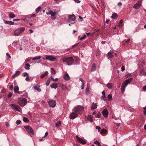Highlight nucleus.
<instances>
[{
  "label": "nucleus",
  "instance_id": "obj_41",
  "mask_svg": "<svg viewBox=\"0 0 146 146\" xmlns=\"http://www.w3.org/2000/svg\"><path fill=\"white\" fill-rule=\"evenodd\" d=\"M51 79L54 82H56L58 80V78H56L55 79H54L52 77H51Z\"/></svg>",
  "mask_w": 146,
  "mask_h": 146
},
{
  "label": "nucleus",
  "instance_id": "obj_11",
  "mask_svg": "<svg viewBox=\"0 0 146 146\" xmlns=\"http://www.w3.org/2000/svg\"><path fill=\"white\" fill-rule=\"evenodd\" d=\"M69 19L68 20V21H70L71 20L73 21H75L76 19V17L75 15L74 14L72 15H69L68 16Z\"/></svg>",
  "mask_w": 146,
  "mask_h": 146
},
{
  "label": "nucleus",
  "instance_id": "obj_59",
  "mask_svg": "<svg viewBox=\"0 0 146 146\" xmlns=\"http://www.w3.org/2000/svg\"><path fill=\"white\" fill-rule=\"evenodd\" d=\"M48 135V132H46V133H45V135L43 137H46Z\"/></svg>",
  "mask_w": 146,
  "mask_h": 146
},
{
  "label": "nucleus",
  "instance_id": "obj_38",
  "mask_svg": "<svg viewBox=\"0 0 146 146\" xmlns=\"http://www.w3.org/2000/svg\"><path fill=\"white\" fill-rule=\"evenodd\" d=\"M88 85H89V84H87V88L86 89V91L87 92L86 94H88V93H89V88L88 87Z\"/></svg>",
  "mask_w": 146,
  "mask_h": 146
},
{
  "label": "nucleus",
  "instance_id": "obj_15",
  "mask_svg": "<svg viewBox=\"0 0 146 146\" xmlns=\"http://www.w3.org/2000/svg\"><path fill=\"white\" fill-rule=\"evenodd\" d=\"M46 58L48 60H49L52 61H54L56 59V58L55 57L51 56H46Z\"/></svg>",
  "mask_w": 146,
  "mask_h": 146
},
{
  "label": "nucleus",
  "instance_id": "obj_63",
  "mask_svg": "<svg viewBox=\"0 0 146 146\" xmlns=\"http://www.w3.org/2000/svg\"><path fill=\"white\" fill-rule=\"evenodd\" d=\"M102 95H105V91H103L102 92Z\"/></svg>",
  "mask_w": 146,
  "mask_h": 146
},
{
  "label": "nucleus",
  "instance_id": "obj_49",
  "mask_svg": "<svg viewBox=\"0 0 146 146\" xmlns=\"http://www.w3.org/2000/svg\"><path fill=\"white\" fill-rule=\"evenodd\" d=\"M86 35H84L83 37L80 38V40H82L84 39L86 37Z\"/></svg>",
  "mask_w": 146,
  "mask_h": 146
},
{
  "label": "nucleus",
  "instance_id": "obj_24",
  "mask_svg": "<svg viewBox=\"0 0 146 146\" xmlns=\"http://www.w3.org/2000/svg\"><path fill=\"white\" fill-rule=\"evenodd\" d=\"M88 119L91 122H92L93 121V120L92 117L91 115H88Z\"/></svg>",
  "mask_w": 146,
  "mask_h": 146
},
{
  "label": "nucleus",
  "instance_id": "obj_35",
  "mask_svg": "<svg viewBox=\"0 0 146 146\" xmlns=\"http://www.w3.org/2000/svg\"><path fill=\"white\" fill-rule=\"evenodd\" d=\"M41 57L40 56H36L33 58V60H38Z\"/></svg>",
  "mask_w": 146,
  "mask_h": 146
},
{
  "label": "nucleus",
  "instance_id": "obj_51",
  "mask_svg": "<svg viewBox=\"0 0 146 146\" xmlns=\"http://www.w3.org/2000/svg\"><path fill=\"white\" fill-rule=\"evenodd\" d=\"M6 54L7 56H8V58L7 57V58H8V59H9V58H11V56H10V55H9V54H8V53H7Z\"/></svg>",
  "mask_w": 146,
  "mask_h": 146
},
{
  "label": "nucleus",
  "instance_id": "obj_47",
  "mask_svg": "<svg viewBox=\"0 0 146 146\" xmlns=\"http://www.w3.org/2000/svg\"><path fill=\"white\" fill-rule=\"evenodd\" d=\"M12 96V94L11 92H10L8 95V98H9L10 97H11Z\"/></svg>",
  "mask_w": 146,
  "mask_h": 146
},
{
  "label": "nucleus",
  "instance_id": "obj_19",
  "mask_svg": "<svg viewBox=\"0 0 146 146\" xmlns=\"http://www.w3.org/2000/svg\"><path fill=\"white\" fill-rule=\"evenodd\" d=\"M48 74V72L47 71H46L44 73L41 74L40 76V78L41 79L43 78L45 76L47 75Z\"/></svg>",
  "mask_w": 146,
  "mask_h": 146
},
{
  "label": "nucleus",
  "instance_id": "obj_32",
  "mask_svg": "<svg viewBox=\"0 0 146 146\" xmlns=\"http://www.w3.org/2000/svg\"><path fill=\"white\" fill-rule=\"evenodd\" d=\"M107 86L108 88L111 89L112 87V85L111 83H109L107 84Z\"/></svg>",
  "mask_w": 146,
  "mask_h": 146
},
{
  "label": "nucleus",
  "instance_id": "obj_50",
  "mask_svg": "<svg viewBox=\"0 0 146 146\" xmlns=\"http://www.w3.org/2000/svg\"><path fill=\"white\" fill-rule=\"evenodd\" d=\"M25 80L27 81H29L30 80V79L28 76H27L26 78H25Z\"/></svg>",
  "mask_w": 146,
  "mask_h": 146
},
{
  "label": "nucleus",
  "instance_id": "obj_60",
  "mask_svg": "<svg viewBox=\"0 0 146 146\" xmlns=\"http://www.w3.org/2000/svg\"><path fill=\"white\" fill-rule=\"evenodd\" d=\"M79 80L80 81H81L82 83H84V81L83 79L82 78H80Z\"/></svg>",
  "mask_w": 146,
  "mask_h": 146
},
{
  "label": "nucleus",
  "instance_id": "obj_30",
  "mask_svg": "<svg viewBox=\"0 0 146 146\" xmlns=\"http://www.w3.org/2000/svg\"><path fill=\"white\" fill-rule=\"evenodd\" d=\"M61 124V122L60 121H58L57 122L56 124V127H58L60 126Z\"/></svg>",
  "mask_w": 146,
  "mask_h": 146
},
{
  "label": "nucleus",
  "instance_id": "obj_13",
  "mask_svg": "<svg viewBox=\"0 0 146 146\" xmlns=\"http://www.w3.org/2000/svg\"><path fill=\"white\" fill-rule=\"evenodd\" d=\"M102 113L105 117H107L108 116V113L107 109H104Z\"/></svg>",
  "mask_w": 146,
  "mask_h": 146
},
{
  "label": "nucleus",
  "instance_id": "obj_52",
  "mask_svg": "<svg viewBox=\"0 0 146 146\" xmlns=\"http://www.w3.org/2000/svg\"><path fill=\"white\" fill-rule=\"evenodd\" d=\"M121 69L122 71V72H123L125 70V68L124 66H122L121 68Z\"/></svg>",
  "mask_w": 146,
  "mask_h": 146
},
{
  "label": "nucleus",
  "instance_id": "obj_14",
  "mask_svg": "<svg viewBox=\"0 0 146 146\" xmlns=\"http://www.w3.org/2000/svg\"><path fill=\"white\" fill-rule=\"evenodd\" d=\"M133 79L132 78H131L126 80L123 82V83L124 84H125V86H127L128 84L130 83L132 81Z\"/></svg>",
  "mask_w": 146,
  "mask_h": 146
},
{
  "label": "nucleus",
  "instance_id": "obj_22",
  "mask_svg": "<svg viewBox=\"0 0 146 146\" xmlns=\"http://www.w3.org/2000/svg\"><path fill=\"white\" fill-rule=\"evenodd\" d=\"M20 74V72L18 71L16 72L15 74L12 76V77L13 78H15V77L18 76Z\"/></svg>",
  "mask_w": 146,
  "mask_h": 146
},
{
  "label": "nucleus",
  "instance_id": "obj_27",
  "mask_svg": "<svg viewBox=\"0 0 146 146\" xmlns=\"http://www.w3.org/2000/svg\"><path fill=\"white\" fill-rule=\"evenodd\" d=\"M30 66V65L28 63H27L25 65V68L26 69L29 70L30 69L29 67Z\"/></svg>",
  "mask_w": 146,
  "mask_h": 146
},
{
  "label": "nucleus",
  "instance_id": "obj_43",
  "mask_svg": "<svg viewBox=\"0 0 146 146\" xmlns=\"http://www.w3.org/2000/svg\"><path fill=\"white\" fill-rule=\"evenodd\" d=\"M50 80H47V81L46 83V85L47 86H48L49 85L50 83Z\"/></svg>",
  "mask_w": 146,
  "mask_h": 146
},
{
  "label": "nucleus",
  "instance_id": "obj_23",
  "mask_svg": "<svg viewBox=\"0 0 146 146\" xmlns=\"http://www.w3.org/2000/svg\"><path fill=\"white\" fill-rule=\"evenodd\" d=\"M118 15L116 13H114L111 16V17L113 19H117Z\"/></svg>",
  "mask_w": 146,
  "mask_h": 146
},
{
  "label": "nucleus",
  "instance_id": "obj_46",
  "mask_svg": "<svg viewBox=\"0 0 146 146\" xmlns=\"http://www.w3.org/2000/svg\"><path fill=\"white\" fill-rule=\"evenodd\" d=\"M16 124L18 125H19V124H20L21 123V121L19 120H17V121H16Z\"/></svg>",
  "mask_w": 146,
  "mask_h": 146
},
{
  "label": "nucleus",
  "instance_id": "obj_18",
  "mask_svg": "<svg viewBox=\"0 0 146 146\" xmlns=\"http://www.w3.org/2000/svg\"><path fill=\"white\" fill-rule=\"evenodd\" d=\"M125 85V84L123 83L121 87V90L122 93L124 92L125 90V87L127 86Z\"/></svg>",
  "mask_w": 146,
  "mask_h": 146
},
{
  "label": "nucleus",
  "instance_id": "obj_42",
  "mask_svg": "<svg viewBox=\"0 0 146 146\" xmlns=\"http://www.w3.org/2000/svg\"><path fill=\"white\" fill-rule=\"evenodd\" d=\"M51 72L53 74H56L55 71L54 69H53L52 68H51Z\"/></svg>",
  "mask_w": 146,
  "mask_h": 146
},
{
  "label": "nucleus",
  "instance_id": "obj_3",
  "mask_svg": "<svg viewBox=\"0 0 146 146\" xmlns=\"http://www.w3.org/2000/svg\"><path fill=\"white\" fill-rule=\"evenodd\" d=\"M84 109V107L82 106H78L76 107L73 109L72 111L76 112L77 114L81 113Z\"/></svg>",
  "mask_w": 146,
  "mask_h": 146
},
{
  "label": "nucleus",
  "instance_id": "obj_12",
  "mask_svg": "<svg viewBox=\"0 0 146 146\" xmlns=\"http://www.w3.org/2000/svg\"><path fill=\"white\" fill-rule=\"evenodd\" d=\"M141 5V1H139L136 3L134 5L133 7L135 9H138L139 8Z\"/></svg>",
  "mask_w": 146,
  "mask_h": 146
},
{
  "label": "nucleus",
  "instance_id": "obj_33",
  "mask_svg": "<svg viewBox=\"0 0 146 146\" xmlns=\"http://www.w3.org/2000/svg\"><path fill=\"white\" fill-rule=\"evenodd\" d=\"M34 88L35 89L37 90L38 91H40L41 90L39 88V87L37 86H34Z\"/></svg>",
  "mask_w": 146,
  "mask_h": 146
},
{
  "label": "nucleus",
  "instance_id": "obj_7",
  "mask_svg": "<svg viewBox=\"0 0 146 146\" xmlns=\"http://www.w3.org/2000/svg\"><path fill=\"white\" fill-rule=\"evenodd\" d=\"M76 137L77 140L80 143L83 144H85L86 143V142L84 139L80 138L77 135L76 136Z\"/></svg>",
  "mask_w": 146,
  "mask_h": 146
},
{
  "label": "nucleus",
  "instance_id": "obj_62",
  "mask_svg": "<svg viewBox=\"0 0 146 146\" xmlns=\"http://www.w3.org/2000/svg\"><path fill=\"white\" fill-rule=\"evenodd\" d=\"M60 87L61 88H62V89H63L64 88V85L63 84H61L60 85Z\"/></svg>",
  "mask_w": 146,
  "mask_h": 146
},
{
  "label": "nucleus",
  "instance_id": "obj_57",
  "mask_svg": "<svg viewBox=\"0 0 146 146\" xmlns=\"http://www.w3.org/2000/svg\"><path fill=\"white\" fill-rule=\"evenodd\" d=\"M130 41V39H129L127 40L125 42V43L126 44H128L129 43Z\"/></svg>",
  "mask_w": 146,
  "mask_h": 146
},
{
  "label": "nucleus",
  "instance_id": "obj_54",
  "mask_svg": "<svg viewBox=\"0 0 146 146\" xmlns=\"http://www.w3.org/2000/svg\"><path fill=\"white\" fill-rule=\"evenodd\" d=\"M96 128L97 129H98V131H99L100 129H101V128L100 127H99V126H97L96 127Z\"/></svg>",
  "mask_w": 146,
  "mask_h": 146
},
{
  "label": "nucleus",
  "instance_id": "obj_37",
  "mask_svg": "<svg viewBox=\"0 0 146 146\" xmlns=\"http://www.w3.org/2000/svg\"><path fill=\"white\" fill-rule=\"evenodd\" d=\"M41 7H39L36 8V12L38 13L39 11L41 9Z\"/></svg>",
  "mask_w": 146,
  "mask_h": 146
},
{
  "label": "nucleus",
  "instance_id": "obj_8",
  "mask_svg": "<svg viewBox=\"0 0 146 146\" xmlns=\"http://www.w3.org/2000/svg\"><path fill=\"white\" fill-rule=\"evenodd\" d=\"M78 114L76 112L73 111L70 115V117L71 119H73L77 117Z\"/></svg>",
  "mask_w": 146,
  "mask_h": 146
},
{
  "label": "nucleus",
  "instance_id": "obj_2",
  "mask_svg": "<svg viewBox=\"0 0 146 146\" xmlns=\"http://www.w3.org/2000/svg\"><path fill=\"white\" fill-rule=\"evenodd\" d=\"M25 30V28L24 27L18 28L16 29L14 31V35L15 36H17L23 32Z\"/></svg>",
  "mask_w": 146,
  "mask_h": 146
},
{
  "label": "nucleus",
  "instance_id": "obj_48",
  "mask_svg": "<svg viewBox=\"0 0 146 146\" xmlns=\"http://www.w3.org/2000/svg\"><path fill=\"white\" fill-rule=\"evenodd\" d=\"M84 88V83H82V86H81V88L82 89H83Z\"/></svg>",
  "mask_w": 146,
  "mask_h": 146
},
{
  "label": "nucleus",
  "instance_id": "obj_40",
  "mask_svg": "<svg viewBox=\"0 0 146 146\" xmlns=\"http://www.w3.org/2000/svg\"><path fill=\"white\" fill-rule=\"evenodd\" d=\"M53 13V11L52 10H50L49 12H46V14L47 15H51L52 13Z\"/></svg>",
  "mask_w": 146,
  "mask_h": 146
},
{
  "label": "nucleus",
  "instance_id": "obj_17",
  "mask_svg": "<svg viewBox=\"0 0 146 146\" xmlns=\"http://www.w3.org/2000/svg\"><path fill=\"white\" fill-rule=\"evenodd\" d=\"M50 87L52 88L56 89L58 87L57 84L56 83H54L50 85Z\"/></svg>",
  "mask_w": 146,
  "mask_h": 146
},
{
  "label": "nucleus",
  "instance_id": "obj_44",
  "mask_svg": "<svg viewBox=\"0 0 146 146\" xmlns=\"http://www.w3.org/2000/svg\"><path fill=\"white\" fill-rule=\"evenodd\" d=\"M13 85H11L9 87V89L11 90H13Z\"/></svg>",
  "mask_w": 146,
  "mask_h": 146
},
{
  "label": "nucleus",
  "instance_id": "obj_1",
  "mask_svg": "<svg viewBox=\"0 0 146 146\" xmlns=\"http://www.w3.org/2000/svg\"><path fill=\"white\" fill-rule=\"evenodd\" d=\"M63 61L66 63L69 66L72 65L74 62V60L72 57H64L62 58Z\"/></svg>",
  "mask_w": 146,
  "mask_h": 146
},
{
  "label": "nucleus",
  "instance_id": "obj_10",
  "mask_svg": "<svg viewBox=\"0 0 146 146\" xmlns=\"http://www.w3.org/2000/svg\"><path fill=\"white\" fill-rule=\"evenodd\" d=\"M58 12L59 11H58L57 12L53 11V13L51 15V19L53 20L55 19L56 17V15L58 13Z\"/></svg>",
  "mask_w": 146,
  "mask_h": 146
},
{
  "label": "nucleus",
  "instance_id": "obj_53",
  "mask_svg": "<svg viewBox=\"0 0 146 146\" xmlns=\"http://www.w3.org/2000/svg\"><path fill=\"white\" fill-rule=\"evenodd\" d=\"M94 143L98 145L99 143V142H98L97 141H96L94 142Z\"/></svg>",
  "mask_w": 146,
  "mask_h": 146
},
{
  "label": "nucleus",
  "instance_id": "obj_29",
  "mask_svg": "<svg viewBox=\"0 0 146 146\" xmlns=\"http://www.w3.org/2000/svg\"><path fill=\"white\" fill-rule=\"evenodd\" d=\"M96 66L95 64H93L92 67L91 68V70L92 71H94L96 70Z\"/></svg>",
  "mask_w": 146,
  "mask_h": 146
},
{
  "label": "nucleus",
  "instance_id": "obj_64",
  "mask_svg": "<svg viewBox=\"0 0 146 146\" xmlns=\"http://www.w3.org/2000/svg\"><path fill=\"white\" fill-rule=\"evenodd\" d=\"M143 89L144 90H146V85L143 87Z\"/></svg>",
  "mask_w": 146,
  "mask_h": 146
},
{
  "label": "nucleus",
  "instance_id": "obj_25",
  "mask_svg": "<svg viewBox=\"0 0 146 146\" xmlns=\"http://www.w3.org/2000/svg\"><path fill=\"white\" fill-rule=\"evenodd\" d=\"M107 133V131L105 129H103L100 132V133L102 134H106Z\"/></svg>",
  "mask_w": 146,
  "mask_h": 146
},
{
  "label": "nucleus",
  "instance_id": "obj_58",
  "mask_svg": "<svg viewBox=\"0 0 146 146\" xmlns=\"http://www.w3.org/2000/svg\"><path fill=\"white\" fill-rule=\"evenodd\" d=\"M28 76V73H24V77H25L26 76Z\"/></svg>",
  "mask_w": 146,
  "mask_h": 146
},
{
  "label": "nucleus",
  "instance_id": "obj_5",
  "mask_svg": "<svg viewBox=\"0 0 146 146\" xmlns=\"http://www.w3.org/2000/svg\"><path fill=\"white\" fill-rule=\"evenodd\" d=\"M18 102L20 106H23L27 104V100L25 98L22 99L18 100Z\"/></svg>",
  "mask_w": 146,
  "mask_h": 146
},
{
  "label": "nucleus",
  "instance_id": "obj_34",
  "mask_svg": "<svg viewBox=\"0 0 146 146\" xmlns=\"http://www.w3.org/2000/svg\"><path fill=\"white\" fill-rule=\"evenodd\" d=\"M15 15L11 13H10L9 14V17L11 18H13L15 17Z\"/></svg>",
  "mask_w": 146,
  "mask_h": 146
},
{
  "label": "nucleus",
  "instance_id": "obj_31",
  "mask_svg": "<svg viewBox=\"0 0 146 146\" xmlns=\"http://www.w3.org/2000/svg\"><path fill=\"white\" fill-rule=\"evenodd\" d=\"M23 120L25 122L27 123H28L29 122V119L26 117H24L23 118Z\"/></svg>",
  "mask_w": 146,
  "mask_h": 146
},
{
  "label": "nucleus",
  "instance_id": "obj_36",
  "mask_svg": "<svg viewBox=\"0 0 146 146\" xmlns=\"http://www.w3.org/2000/svg\"><path fill=\"white\" fill-rule=\"evenodd\" d=\"M96 116L97 118H100L101 116V114L100 112H99L96 115Z\"/></svg>",
  "mask_w": 146,
  "mask_h": 146
},
{
  "label": "nucleus",
  "instance_id": "obj_61",
  "mask_svg": "<svg viewBox=\"0 0 146 146\" xmlns=\"http://www.w3.org/2000/svg\"><path fill=\"white\" fill-rule=\"evenodd\" d=\"M30 61V60L29 59H27L25 61V62H29V61Z\"/></svg>",
  "mask_w": 146,
  "mask_h": 146
},
{
  "label": "nucleus",
  "instance_id": "obj_39",
  "mask_svg": "<svg viewBox=\"0 0 146 146\" xmlns=\"http://www.w3.org/2000/svg\"><path fill=\"white\" fill-rule=\"evenodd\" d=\"M108 98L109 100H111L112 98V95L111 94H109L108 96Z\"/></svg>",
  "mask_w": 146,
  "mask_h": 146
},
{
  "label": "nucleus",
  "instance_id": "obj_21",
  "mask_svg": "<svg viewBox=\"0 0 146 146\" xmlns=\"http://www.w3.org/2000/svg\"><path fill=\"white\" fill-rule=\"evenodd\" d=\"M64 79L67 80H68L70 79V77L68 74H66L64 76Z\"/></svg>",
  "mask_w": 146,
  "mask_h": 146
},
{
  "label": "nucleus",
  "instance_id": "obj_16",
  "mask_svg": "<svg viewBox=\"0 0 146 146\" xmlns=\"http://www.w3.org/2000/svg\"><path fill=\"white\" fill-rule=\"evenodd\" d=\"M97 104L93 103L92 104L91 109L94 110L96 109L97 108Z\"/></svg>",
  "mask_w": 146,
  "mask_h": 146
},
{
  "label": "nucleus",
  "instance_id": "obj_6",
  "mask_svg": "<svg viewBox=\"0 0 146 146\" xmlns=\"http://www.w3.org/2000/svg\"><path fill=\"white\" fill-rule=\"evenodd\" d=\"M48 104L50 107L54 108L56 105V101L52 100H50L48 102Z\"/></svg>",
  "mask_w": 146,
  "mask_h": 146
},
{
  "label": "nucleus",
  "instance_id": "obj_9",
  "mask_svg": "<svg viewBox=\"0 0 146 146\" xmlns=\"http://www.w3.org/2000/svg\"><path fill=\"white\" fill-rule=\"evenodd\" d=\"M11 106L13 109L16 111H19L20 107L18 106L15 104H11Z\"/></svg>",
  "mask_w": 146,
  "mask_h": 146
},
{
  "label": "nucleus",
  "instance_id": "obj_56",
  "mask_svg": "<svg viewBox=\"0 0 146 146\" xmlns=\"http://www.w3.org/2000/svg\"><path fill=\"white\" fill-rule=\"evenodd\" d=\"M123 21L122 20H121L119 22V24L120 25H121L123 23Z\"/></svg>",
  "mask_w": 146,
  "mask_h": 146
},
{
  "label": "nucleus",
  "instance_id": "obj_26",
  "mask_svg": "<svg viewBox=\"0 0 146 146\" xmlns=\"http://www.w3.org/2000/svg\"><path fill=\"white\" fill-rule=\"evenodd\" d=\"M19 90V88L17 86H15L14 89V91L16 92H17L19 93V92L18 91Z\"/></svg>",
  "mask_w": 146,
  "mask_h": 146
},
{
  "label": "nucleus",
  "instance_id": "obj_55",
  "mask_svg": "<svg viewBox=\"0 0 146 146\" xmlns=\"http://www.w3.org/2000/svg\"><path fill=\"white\" fill-rule=\"evenodd\" d=\"M118 6H121L122 5V3L120 2H119L117 4Z\"/></svg>",
  "mask_w": 146,
  "mask_h": 146
},
{
  "label": "nucleus",
  "instance_id": "obj_20",
  "mask_svg": "<svg viewBox=\"0 0 146 146\" xmlns=\"http://www.w3.org/2000/svg\"><path fill=\"white\" fill-rule=\"evenodd\" d=\"M4 23L5 24L10 25H13L14 23L11 21H4Z\"/></svg>",
  "mask_w": 146,
  "mask_h": 146
},
{
  "label": "nucleus",
  "instance_id": "obj_28",
  "mask_svg": "<svg viewBox=\"0 0 146 146\" xmlns=\"http://www.w3.org/2000/svg\"><path fill=\"white\" fill-rule=\"evenodd\" d=\"M108 54L109 58H112L113 57V55L112 54V53L111 52H109Z\"/></svg>",
  "mask_w": 146,
  "mask_h": 146
},
{
  "label": "nucleus",
  "instance_id": "obj_45",
  "mask_svg": "<svg viewBox=\"0 0 146 146\" xmlns=\"http://www.w3.org/2000/svg\"><path fill=\"white\" fill-rule=\"evenodd\" d=\"M102 98L104 100H107V98L105 96V95H102Z\"/></svg>",
  "mask_w": 146,
  "mask_h": 146
},
{
  "label": "nucleus",
  "instance_id": "obj_4",
  "mask_svg": "<svg viewBox=\"0 0 146 146\" xmlns=\"http://www.w3.org/2000/svg\"><path fill=\"white\" fill-rule=\"evenodd\" d=\"M24 127L30 135H33L34 131L32 128L30 126H25Z\"/></svg>",
  "mask_w": 146,
  "mask_h": 146
}]
</instances>
